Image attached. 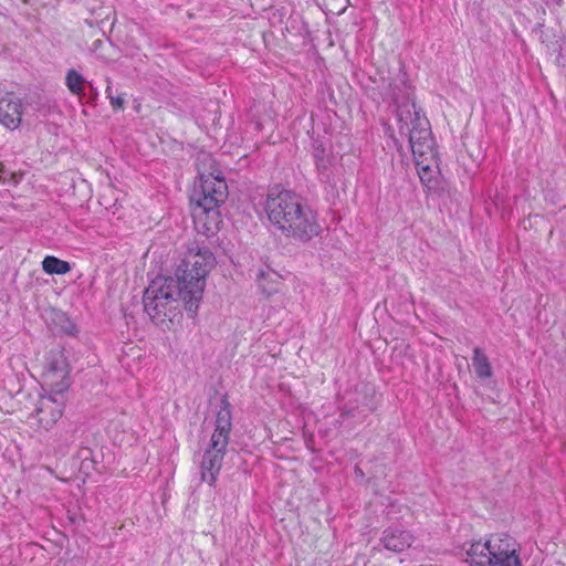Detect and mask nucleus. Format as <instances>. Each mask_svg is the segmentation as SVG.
<instances>
[{
	"label": "nucleus",
	"instance_id": "1",
	"mask_svg": "<svg viewBox=\"0 0 566 566\" xmlns=\"http://www.w3.org/2000/svg\"><path fill=\"white\" fill-rule=\"evenodd\" d=\"M265 212L272 227L285 238L307 242L321 232L316 213L293 191H271L266 197Z\"/></svg>",
	"mask_w": 566,
	"mask_h": 566
},
{
	"label": "nucleus",
	"instance_id": "2",
	"mask_svg": "<svg viewBox=\"0 0 566 566\" xmlns=\"http://www.w3.org/2000/svg\"><path fill=\"white\" fill-rule=\"evenodd\" d=\"M187 292V286L181 285L176 277L158 276L144 292L145 312L160 328H170L174 318L179 314V301L184 302L185 308L193 315L199 308L200 302Z\"/></svg>",
	"mask_w": 566,
	"mask_h": 566
},
{
	"label": "nucleus",
	"instance_id": "3",
	"mask_svg": "<svg viewBox=\"0 0 566 566\" xmlns=\"http://www.w3.org/2000/svg\"><path fill=\"white\" fill-rule=\"evenodd\" d=\"M398 125L399 134L408 138L421 182L427 188H433L436 149L429 120L413 106L407 105L398 112Z\"/></svg>",
	"mask_w": 566,
	"mask_h": 566
},
{
	"label": "nucleus",
	"instance_id": "4",
	"mask_svg": "<svg viewBox=\"0 0 566 566\" xmlns=\"http://www.w3.org/2000/svg\"><path fill=\"white\" fill-rule=\"evenodd\" d=\"M465 554L470 566H523L518 544L507 534H493L485 542H472Z\"/></svg>",
	"mask_w": 566,
	"mask_h": 566
},
{
	"label": "nucleus",
	"instance_id": "5",
	"mask_svg": "<svg viewBox=\"0 0 566 566\" xmlns=\"http://www.w3.org/2000/svg\"><path fill=\"white\" fill-rule=\"evenodd\" d=\"M232 430V412L227 399L221 401L217 413L214 431L200 463L201 480L213 485L222 468L223 459Z\"/></svg>",
	"mask_w": 566,
	"mask_h": 566
},
{
	"label": "nucleus",
	"instance_id": "6",
	"mask_svg": "<svg viewBox=\"0 0 566 566\" xmlns=\"http://www.w3.org/2000/svg\"><path fill=\"white\" fill-rule=\"evenodd\" d=\"M216 264V258L208 248H190L181 264L177 268L175 277L186 285L187 293L201 302L206 277Z\"/></svg>",
	"mask_w": 566,
	"mask_h": 566
},
{
	"label": "nucleus",
	"instance_id": "7",
	"mask_svg": "<svg viewBox=\"0 0 566 566\" xmlns=\"http://www.w3.org/2000/svg\"><path fill=\"white\" fill-rule=\"evenodd\" d=\"M227 196L228 186L224 179L212 175L200 177V190L196 192V200L202 213L218 214L217 209L224 202Z\"/></svg>",
	"mask_w": 566,
	"mask_h": 566
},
{
	"label": "nucleus",
	"instance_id": "8",
	"mask_svg": "<svg viewBox=\"0 0 566 566\" xmlns=\"http://www.w3.org/2000/svg\"><path fill=\"white\" fill-rule=\"evenodd\" d=\"M65 406L64 391L51 390L41 396L35 405L34 417L40 427L49 430L62 417Z\"/></svg>",
	"mask_w": 566,
	"mask_h": 566
},
{
	"label": "nucleus",
	"instance_id": "9",
	"mask_svg": "<svg viewBox=\"0 0 566 566\" xmlns=\"http://www.w3.org/2000/svg\"><path fill=\"white\" fill-rule=\"evenodd\" d=\"M43 377L51 390L65 391L69 388V366L62 353L48 356Z\"/></svg>",
	"mask_w": 566,
	"mask_h": 566
},
{
	"label": "nucleus",
	"instance_id": "10",
	"mask_svg": "<svg viewBox=\"0 0 566 566\" xmlns=\"http://www.w3.org/2000/svg\"><path fill=\"white\" fill-rule=\"evenodd\" d=\"M382 84L385 98H389L397 104V113L401 107L408 105L413 106L415 111L422 115L420 111L417 109L416 104L413 102L410 103L411 88L403 73L397 74L394 80H382Z\"/></svg>",
	"mask_w": 566,
	"mask_h": 566
},
{
	"label": "nucleus",
	"instance_id": "11",
	"mask_svg": "<svg viewBox=\"0 0 566 566\" xmlns=\"http://www.w3.org/2000/svg\"><path fill=\"white\" fill-rule=\"evenodd\" d=\"M22 120V101L13 93H0V124L17 129Z\"/></svg>",
	"mask_w": 566,
	"mask_h": 566
},
{
	"label": "nucleus",
	"instance_id": "12",
	"mask_svg": "<svg viewBox=\"0 0 566 566\" xmlns=\"http://www.w3.org/2000/svg\"><path fill=\"white\" fill-rule=\"evenodd\" d=\"M380 541L386 549L399 553L411 546L413 537L405 530L388 527L384 531Z\"/></svg>",
	"mask_w": 566,
	"mask_h": 566
},
{
	"label": "nucleus",
	"instance_id": "13",
	"mask_svg": "<svg viewBox=\"0 0 566 566\" xmlns=\"http://www.w3.org/2000/svg\"><path fill=\"white\" fill-rule=\"evenodd\" d=\"M472 364L479 378L486 379L492 376L493 371L490 360L479 347H475L473 350Z\"/></svg>",
	"mask_w": 566,
	"mask_h": 566
},
{
	"label": "nucleus",
	"instance_id": "14",
	"mask_svg": "<svg viewBox=\"0 0 566 566\" xmlns=\"http://www.w3.org/2000/svg\"><path fill=\"white\" fill-rule=\"evenodd\" d=\"M42 269L48 274H65L71 271L69 262L60 260L55 256L48 255L42 261Z\"/></svg>",
	"mask_w": 566,
	"mask_h": 566
},
{
	"label": "nucleus",
	"instance_id": "15",
	"mask_svg": "<svg viewBox=\"0 0 566 566\" xmlns=\"http://www.w3.org/2000/svg\"><path fill=\"white\" fill-rule=\"evenodd\" d=\"M84 77L74 69L69 70L65 76V84L74 95L81 96L84 94Z\"/></svg>",
	"mask_w": 566,
	"mask_h": 566
},
{
	"label": "nucleus",
	"instance_id": "16",
	"mask_svg": "<svg viewBox=\"0 0 566 566\" xmlns=\"http://www.w3.org/2000/svg\"><path fill=\"white\" fill-rule=\"evenodd\" d=\"M331 159L327 158H317L316 168L318 170V176L321 181L329 182L331 181Z\"/></svg>",
	"mask_w": 566,
	"mask_h": 566
},
{
	"label": "nucleus",
	"instance_id": "17",
	"mask_svg": "<svg viewBox=\"0 0 566 566\" xmlns=\"http://www.w3.org/2000/svg\"><path fill=\"white\" fill-rule=\"evenodd\" d=\"M105 93L107 95V98L109 99V103L114 111H122L124 108V97L122 95L114 96L113 95V87L111 84L107 85Z\"/></svg>",
	"mask_w": 566,
	"mask_h": 566
},
{
	"label": "nucleus",
	"instance_id": "18",
	"mask_svg": "<svg viewBox=\"0 0 566 566\" xmlns=\"http://www.w3.org/2000/svg\"><path fill=\"white\" fill-rule=\"evenodd\" d=\"M73 443L69 438H63L62 436L57 439V446L53 447L55 454L65 455L70 449V446Z\"/></svg>",
	"mask_w": 566,
	"mask_h": 566
},
{
	"label": "nucleus",
	"instance_id": "19",
	"mask_svg": "<svg viewBox=\"0 0 566 566\" xmlns=\"http://www.w3.org/2000/svg\"><path fill=\"white\" fill-rule=\"evenodd\" d=\"M104 44V42L102 40H95L92 44V50L94 52L98 51L99 48Z\"/></svg>",
	"mask_w": 566,
	"mask_h": 566
},
{
	"label": "nucleus",
	"instance_id": "20",
	"mask_svg": "<svg viewBox=\"0 0 566 566\" xmlns=\"http://www.w3.org/2000/svg\"><path fill=\"white\" fill-rule=\"evenodd\" d=\"M314 156H315V163H317V158H327V156H325L324 149L317 150Z\"/></svg>",
	"mask_w": 566,
	"mask_h": 566
},
{
	"label": "nucleus",
	"instance_id": "21",
	"mask_svg": "<svg viewBox=\"0 0 566 566\" xmlns=\"http://www.w3.org/2000/svg\"><path fill=\"white\" fill-rule=\"evenodd\" d=\"M264 276H265V272L264 271H260V273L258 274V279L262 280Z\"/></svg>",
	"mask_w": 566,
	"mask_h": 566
},
{
	"label": "nucleus",
	"instance_id": "22",
	"mask_svg": "<svg viewBox=\"0 0 566 566\" xmlns=\"http://www.w3.org/2000/svg\"><path fill=\"white\" fill-rule=\"evenodd\" d=\"M64 316H65V315H64L63 313L57 314V317H59V318H61V319H63V318H64Z\"/></svg>",
	"mask_w": 566,
	"mask_h": 566
},
{
	"label": "nucleus",
	"instance_id": "23",
	"mask_svg": "<svg viewBox=\"0 0 566 566\" xmlns=\"http://www.w3.org/2000/svg\"><path fill=\"white\" fill-rule=\"evenodd\" d=\"M63 319H64L67 324H70V325H71V321H70L67 317H65V316H64V318H63Z\"/></svg>",
	"mask_w": 566,
	"mask_h": 566
},
{
	"label": "nucleus",
	"instance_id": "24",
	"mask_svg": "<svg viewBox=\"0 0 566 566\" xmlns=\"http://www.w3.org/2000/svg\"><path fill=\"white\" fill-rule=\"evenodd\" d=\"M63 319H64L67 324H70V325H71V321H70L67 317H65V316H64V318H63Z\"/></svg>",
	"mask_w": 566,
	"mask_h": 566
},
{
	"label": "nucleus",
	"instance_id": "25",
	"mask_svg": "<svg viewBox=\"0 0 566 566\" xmlns=\"http://www.w3.org/2000/svg\"><path fill=\"white\" fill-rule=\"evenodd\" d=\"M63 319H64L67 324H70V325H71V321H70L67 317H65V316H64V318H63Z\"/></svg>",
	"mask_w": 566,
	"mask_h": 566
},
{
	"label": "nucleus",
	"instance_id": "26",
	"mask_svg": "<svg viewBox=\"0 0 566 566\" xmlns=\"http://www.w3.org/2000/svg\"><path fill=\"white\" fill-rule=\"evenodd\" d=\"M63 319H64L67 324H70V325H71V321H70L67 317H65V316H64V318H63Z\"/></svg>",
	"mask_w": 566,
	"mask_h": 566
}]
</instances>
